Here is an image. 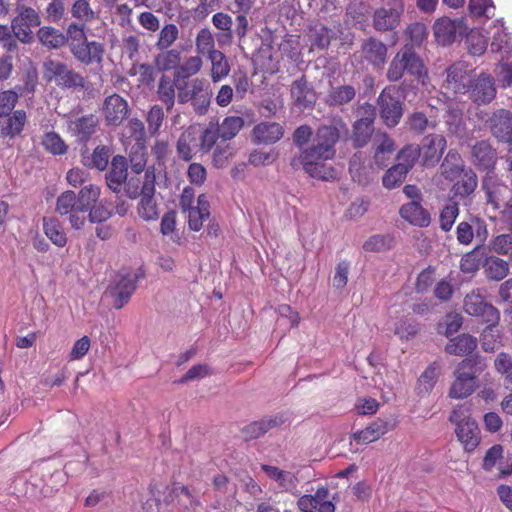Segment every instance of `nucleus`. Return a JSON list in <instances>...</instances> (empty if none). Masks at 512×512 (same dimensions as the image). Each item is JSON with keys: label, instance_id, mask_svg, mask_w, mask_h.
Returning <instances> with one entry per match:
<instances>
[{"label": "nucleus", "instance_id": "36", "mask_svg": "<svg viewBox=\"0 0 512 512\" xmlns=\"http://www.w3.org/2000/svg\"><path fill=\"white\" fill-rule=\"evenodd\" d=\"M186 212L188 213L189 228L193 231H199L203 226L204 220L210 216L207 197L204 194L199 195L197 206L186 210Z\"/></svg>", "mask_w": 512, "mask_h": 512}, {"label": "nucleus", "instance_id": "37", "mask_svg": "<svg viewBox=\"0 0 512 512\" xmlns=\"http://www.w3.org/2000/svg\"><path fill=\"white\" fill-rule=\"evenodd\" d=\"M477 347V340L469 334H461L450 339L445 351L450 355L464 356L472 353Z\"/></svg>", "mask_w": 512, "mask_h": 512}, {"label": "nucleus", "instance_id": "11", "mask_svg": "<svg viewBox=\"0 0 512 512\" xmlns=\"http://www.w3.org/2000/svg\"><path fill=\"white\" fill-rule=\"evenodd\" d=\"M156 175L153 167L145 170L142 187L139 188L141 196L138 204V214L145 221H154L159 217L157 204L154 200Z\"/></svg>", "mask_w": 512, "mask_h": 512}, {"label": "nucleus", "instance_id": "41", "mask_svg": "<svg viewBox=\"0 0 512 512\" xmlns=\"http://www.w3.org/2000/svg\"><path fill=\"white\" fill-rule=\"evenodd\" d=\"M43 230L45 235L57 247H64L67 244V236L60 221L55 217L43 218Z\"/></svg>", "mask_w": 512, "mask_h": 512}, {"label": "nucleus", "instance_id": "44", "mask_svg": "<svg viewBox=\"0 0 512 512\" xmlns=\"http://www.w3.org/2000/svg\"><path fill=\"white\" fill-rule=\"evenodd\" d=\"M111 150L108 146H97L91 155H82V163L88 168L104 171L109 163Z\"/></svg>", "mask_w": 512, "mask_h": 512}, {"label": "nucleus", "instance_id": "63", "mask_svg": "<svg viewBox=\"0 0 512 512\" xmlns=\"http://www.w3.org/2000/svg\"><path fill=\"white\" fill-rule=\"evenodd\" d=\"M491 251L499 255H510L512 252V234H500L489 243Z\"/></svg>", "mask_w": 512, "mask_h": 512}, {"label": "nucleus", "instance_id": "45", "mask_svg": "<svg viewBox=\"0 0 512 512\" xmlns=\"http://www.w3.org/2000/svg\"><path fill=\"white\" fill-rule=\"evenodd\" d=\"M159 51L160 53L154 59V64L158 71L165 72L179 68L181 63L180 51L171 48Z\"/></svg>", "mask_w": 512, "mask_h": 512}, {"label": "nucleus", "instance_id": "1", "mask_svg": "<svg viewBox=\"0 0 512 512\" xmlns=\"http://www.w3.org/2000/svg\"><path fill=\"white\" fill-rule=\"evenodd\" d=\"M348 134L347 124L342 118H333L329 124L320 125L310 146L305 147L290 161L293 169H303L312 178L330 181L336 178L335 169L326 164L334 158L335 146L342 135Z\"/></svg>", "mask_w": 512, "mask_h": 512}, {"label": "nucleus", "instance_id": "52", "mask_svg": "<svg viewBox=\"0 0 512 512\" xmlns=\"http://www.w3.org/2000/svg\"><path fill=\"white\" fill-rule=\"evenodd\" d=\"M244 126V120L239 116H228L224 118L219 127V136L221 142L233 139Z\"/></svg>", "mask_w": 512, "mask_h": 512}, {"label": "nucleus", "instance_id": "51", "mask_svg": "<svg viewBox=\"0 0 512 512\" xmlns=\"http://www.w3.org/2000/svg\"><path fill=\"white\" fill-rule=\"evenodd\" d=\"M202 66L203 60L198 54L189 56L182 64L180 63L179 68L174 72V78L175 80L184 81V79L198 74L201 71Z\"/></svg>", "mask_w": 512, "mask_h": 512}, {"label": "nucleus", "instance_id": "3", "mask_svg": "<svg viewBox=\"0 0 512 512\" xmlns=\"http://www.w3.org/2000/svg\"><path fill=\"white\" fill-rule=\"evenodd\" d=\"M68 48L73 58L83 65H101L103 62L104 45L95 40L89 41L84 25L79 22L69 24Z\"/></svg>", "mask_w": 512, "mask_h": 512}, {"label": "nucleus", "instance_id": "32", "mask_svg": "<svg viewBox=\"0 0 512 512\" xmlns=\"http://www.w3.org/2000/svg\"><path fill=\"white\" fill-rule=\"evenodd\" d=\"M375 152L374 160L375 163L380 167L384 168L388 165L391 155L395 151L394 141L390 138L387 133L377 132L375 134Z\"/></svg>", "mask_w": 512, "mask_h": 512}, {"label": "nucleus", "instance_id": "2", "mask_svg": "<svg viewBox=\"0 0 512 512\" xmlns=\"http://www.w3.org/2000/svg\"><path fill=\"white\" fill-rule=\"evenodd\" d=\"M486 367L485 359L478 355L462 360L454 370L449 397L463 399L470 396L479 386L478 376Z\"/></svg>", "mask_w": 512, "mask_h": 512}, {"label": "nucleus", "instance_id": "47", "mask_svg": "<svg viewBox=\"0 0 512 512\" xmlns=\"http://www.w3.org/2000/svg\"><path fill=\"white\" fill-rule=\"evenodd\" d=\"M100 197V188L97 185L89 184L81 188L78 195H76L77 200V211H80L82 214L87 212Z\"/></svg>", "mask_w": 512, "mask_h": 512}, {"label": "nucleus", "instance_id": "13", "mask_svg": "<svg viewBox=\"0 0 512 512\" xmlns=\"http://www.w3.org/2000/svg\"><path fill=\"white\" fill-rule=\"evenodd\" d=\"M495 79L490 74L482 72L472 78L466 94L477 105H487L496 97Z\"/></svg>", "mask_w": 512, "mask_h": 512}, {"label": "nucleus", "instance_id": "58", "mask_svg": "<svg viewBox=\"0 0 512 512\" xmlns=\"http://www.w3.org/2000/svg\"><path fill=\"white\" fill-rule=\"evenodd\" d=\"M336 37V33L325 25H318L314 28L312 38V46L320 50L328 48L331 40Z\"/></svg>", "mask_w": 512, "mask_h": 512}, {"label": "nucleus", "instance_id": "40", "mask_svg": "<svg viewBox=\"0 0 512 512\" xmlns=\"http://www.w3.org/2000/svg\"><path fill=\"white\" fill-rule=\"evenodd\" d=\"M483 268L486 277L494 281L503 280L509 273L508 262L496 256H486Z\"/></svg>", "mask_w": 512, "mask_h": 512}, {"label": "nucleus", "instance_id": "17", "mask_svg": "<svg viewBox=\"0 0 512 512\" xmlns=\"http://www.w3.org/2000/svg\"><path fill=\"white\" fill-rule=\"evenodd\" d=\"M436 41L445 46L455 41L456 36L466 32L467 27L463 19H450L443 17L438 19L433 26Z\"/></svg>", "mask_w": 512, "mask_h": 512}, {"label": "nucleus", "instance_id": "27", "mask_svg": "<svg viewBox=\"0 0 512 512\" xmlns=\"http://www.w3.org/2000/svg\"><path fill=\"white\" fill-rule=\"evenodd\" d=\"M176 151L184 161H190L198 151V132L195 127L190 126L183 131L177 142Z\"/></svg>", "mask_w": 512, "mask_h": 512}, {"label": "nucleus", "instance_id": "61", "mask_svg": "<svg viewBox=\"0 0 512 512\" xmlns=\"http://www.w3.org/2000/svg\"><path fill=\"white\" fill-rule=\"evenodd\" d=\"M114 15L116 16L117 25L124 30H134V24L132 21L133 7L127 3H121L115 5Z\"/></svg>", "mask_w": 512, "mask_h": 512}, {"label": "nucleus", "instance_id": "30", "mask_svg": "<svg viewBox=\"0 0 512 512\" xmlns=\"http://www.w3.org/2000/svg\"><path fill=\"white\" fill-rule=\"evenodd\" d=\"M471 155L474 165L482 169H489L495 164L496 151L486 140L478 141L472 145Z\"/></svg>", "mask_w": 512, "mask_h": 512}, {"label": "nucleus", "instance_id": "22", "mask_svg": "<svg viewBox=\"0 0 512 512\" xmlns=\"http://www.w3.org/2000/svg\"><path fill=\"white\" fill-rule=\"evenodd\" d=\"M328 489L318 488L315 495H303L298 500L302 512H335L334 504L327 500Z\"/></svg>", "mask_w": 512, "mask_h": 512}, {"label": "nucleus", "instance_id": "53", "mask_svg": "<svg viewBox=\"0 0 512 512\" xmlns=\"http://www.w3.org/2000/svg\"><path fill=\"white\" fill-rule=\"evenodd\" d=\"M195 50L197 54L210 56L215 49V39L212 32L208 28H202L195 37Z\"/></svg>", "mask_w": 512, "mask_h": 512}, {"label": "nucleus", "instance_id": "9", "mask_svg": "<svg viewBox=\"0 0 512 512\" xmlns=\"http://www.w3.org/2000/svg\"><path fill=\"white\" fill-rule=\"evenodd\" d=\"M380 118L389 127L399 124L403 116V102L399 99V92L395 86L385 87L377 98Z\"/></svg>", "mask_w": 512, "mask_h": 512}, {"label": "nucleus", "instance_id": "62", "mask_svg": "<svg viewBox=\"0 0 512 512\" xmlns=\"http://www.w3.org/2000/svg\"><path fill=\"white\" fill-rule=\"evenodd\" d=\"M458 215V203L450 202L446 204L440 212V228L445 232L450 231Z\"/></svg>", "mask_w": 512, "mask_h": 512}, {"label": "nucleus", "instance_id": "34", "mask_svg": "<svg viewBox=\"0 0 512 512\" xmlns=\"http://www.w3.org/2000/svg\"><path fill=\"white\" fill-rule=\"evenodd\" d=\"M466 169L461 155L454 149L449 150L441 164L443 177L450 181L456 180Z\"/></svg>", "mask_w": 512, "mask_h": 512}, {"label": "nucleus", "instance_id": "60", "mask_svg": "<svg viewBox=\"0 0 512 512\" xmlns=\"http://www.w3.org/2000/svg\"><path fill=\"white\" fill-rule=\"evenodd\" d=\"M407 175V165L396 164L392 166L383 176V185L388 189L399 186Z\"/></svg>", "mask_w": 512, "mask_h": 512}, {"label": "nucleus", "instance_id": "23", "mask_svg": "<svg viewBox=\"0 0 512 512\" xmlns=\"http://www.w3.org/2000/svg\"><path fill=\"white\" fill-rule=\"evenodd\" d=\"M284 135L283 127L276 122H261L252 130V140L257 144H273Z\"/></svg>", "mask_w": 512, "mask_h": 512}, {"label": "nucleus", "instance_id": "20", "mask_svg": "<svg viewBox=\"0 0 512 512\" xmlns=\"http://www.w3.org/2000/svg\"><path fill=\"white\" fill-rule=\"evenodd\" d=\"M446 145L447 141L443 135L429 134L425 136L420 149L424 165L434 167L438 164Z\"/></svg>", "mask_w": 512, "mask_h": 512}, {"label": "nucleus", "instance_id": "39", "mask_svg": "<svg viewBox=\"0 0 512 512\" xmlns=\"http://www.w3.org/2000/svg\"><path fill=\"white\" fill-rule=\"evenodd\" d=\"M356 96V89L352 85L331 86L325 102L329 106H342L350 103Z\"/></svg>", "mask_w": 512, "mask_h": 512}, {"label": "nucleus", "instance_id": "10", "mask_svg": "<svg viewBox=\"0 0 512 512\" xmlns=\"http://www.w3.org/2000/svg\"><path fill=\"white\" fill-rule=\"evenodd\" d=\"M357 116L358 119L353 124L351 141L355 148H363L374 134L376 108L370 103H364L358 108Z\"/></svg>", "mask_w": 512, "mask_h": 512}, {"label": "nucleus", "instance_id": "49", "mask_svg": "<svg viewBox=\"0 0 512 512\" xmlns=\"http://www.w3.org/2000/svg\"><path fill=\"white\" fill-rule=\"evenodd\" d=\"M441 370V365L437 362L431 363L418 379L419 394H429L434 388Z\"/></svg>", "mask_w": 512, "mask_h": 512}, {"label": "nucleus", "instance_id": "31", "mask_svg": "<svg viewBox=\"0 0 512 512\" xmlns=\"http://www.w3.org/2000/svg\"><path fill=\"white\" fill-rule=\"evenodd\" d=\"M291 95L295 105L301 109L312 107L316 101L313 89L308 85L305 76L292 83Z\"/></svg>", "mask_w": 512, "mask_h": 512}, {"label": "nucleus", "instance_id": "25", "mask_svg": "<svg viewBox=\"0 0 512 512\" xmlns=\"http://www.w3.org/2000/svg\"><path fill=\"white\" fill-rule=\"evenodd\" d=\"M283 422L284 420L282 416L276 415L265 417L246 425L242 429V434L244 436L245 441H251L263 436L270 429L282 425Z\"/></svg>", "mask_w": 512, "mask_h": 512}, {"label": "nucleus", "instance_id": "28", "mask_svg": "<svg viewBox=\"0 0 512 512\" xmlns=\"http://www.w3.org/2000/svg\"><path fill=\"white\" fill-rule=\"evenodd\" d=\"M399 212L405 221L414 226L427 227L431 222L429 212L421 206L420 201L403 204Z\"/></svg>", "mask_w": 512, "mask_h": 512}, {"label": "nucleus", "instance_id": "57", "mask_svg": "<svg viewBox=\"0 0 512 512\" xmlns=\"http://www.w3.org/2000/svg\"><path fill=\"white\" fill-rule=\"evenodd\" d=\"M71 15L85 26L86 23L95 19V12L88 0H76L71 7Z\"/></svg>", "mask_w": 512, "mask_h": 512}, {"label": "nucleus", "instance_id": "54", "mask_svg": "<svg viewBox=\"0 0 512 512\" xmlns=\"http://www.w3.org/2000/svg\"><path fill=\"white\" fill-rule=\"evenodd\" d=\"M41 144L47 152L53 155H63L68 149L62 137L54 131L45 133L42 137Z\"/></svg>", "mask_w": 512, "mask_h": 512}, {"label": "nucleus", "instance_id": "12", "mask_svg": "<svg viewBox=\"0 0 512 512\" xmlns=\"http://www.w3.org/2000/svg\"><path fill=\"white\" fill-rule=\"evenodd\" d=\"M464 310L472 316L480 317L488 324V329L495 327L500 320V313L493 305L484 301L479 291H472L464 299Z\"/></svg>", "mask_w": 512, "mask_h": 512}, {"label": "nucleus", "instance_id": "6", "mask_svg": "<svg viewBox=\"0 0 512 512\" xmlns=\"http://www.w3.org/2000/svg\"><path fill=\"white\" fill-rule=\"evenodd\" d=\"M449 421L455 425V434L464 450L473 452L481 441V432L477 422L471 417L469 407L456 406L449 416Z\"/></svg>", "mask_w": 512, "mask_h": 512}, {"label": "nucleus", "instance_id": "56", "mask_svg": "<svg viewBox=\"0 0 512 512\" xmlns=\"http://www.w3.org/2000/svg\"><path fill=\"white\" fill-rule=\"evenodd\" d=\"M262 470L267 476L277 481L279 485L285 489H290L295 486V476L289 471H284L271 465H262Z\"/></svg>", "mask_w": 512, "mask_h": 512}, {"label": "nucleus", "instance_id": "33", "mask_svg": "<svg viewBox=\"0 0 512 512\" xmlns=\"http://www.w3.org/2000/svg\"><path fill=\"white\" fill-rule=\"evenodd\" d=\"M179 80L171 78L169 75L162 74L157 86V97L165 105L169 112L175 105L177 84Z\"/></svg>", "mask_w": 512, "mask_h": 512}, {"label": "nucleus", "instance_id": "46", "mask_svg": "<svg viewBox=\"0 0 512 512\" xmlns=\"http://www.w3.org/2000/svg\"><path fill=\"white\" fill-rule=\"evenodd\" d=\"M484 248L482 246H476L470 252L464 254L460 261V269L463 273L474 274L480 266H483L485 260Z\"/></svg>", "mask_w": 512, "mask_h": 512}, {"label": "nucleus", "instance_id": "14", "mask_svg": "<svg viewBox=\"0 0 512 512\" xmlns=\"http://www.w3.org/2000/svg\"><path fill=\"white\" fill-rule=\"evenodd\" d=\"M404 12L403 0H389L385 5L375 10L373 15V27L380 32L395 29Z\"/></svg>", "mask_w": 512, "mask_h": 512}, {"label": "nucleus", "instance_id": "15", "mask_svg": "<svg viewBox=\"0 0 512 512\" xmlns=\"http://www.w3.org/2000/svg\"><path fill=\"white\" fill-rule=\"evenodd\" d=\"M138 279L139 276L137 274H117L115 283L108 288V292L114 298L113 306L116 309H121L128 303L130 297L136 290Z\"/></svg>", "mask_w": 512, "mask_h": 512}, {"label": "nucleus", "instance_id": "50", "mask_svg": "<svg viewBox=\"0 0 512 512\" xmlns=\"http://www.w3.org/2000/svg\"><path fill=\"white\" fill-rule=\"evenodd\" d=\"M157 32L158 35L155 42V48L157 50H167L171 48L179 38V29L173 23H165Z\"/></svg>", "mask_w": 512, "mask_h": 512}, {"label": "nucleus", "instance_id": "42", "mask_svg": "<svg viewBox=\"0 0 512 512\" xmlns=\"http://www.w3.org/2000/svg\"><path fill=\"white\" fill-rule=\"evenodd\" d=\"M211 62V79L214 83L221 81L226 78L230 73V64L225 54L218 50L212 51V54L208 56Z\"/></svg>", "mask_w": 512, "mask_h": 512}, {"label": "nucleus", "instance_id": "8", "mask_svg": "<svg viewBox=\"0 0 512 512\" xmlns=\"http://www.w3.org/2000/svg\"><path fill=\"white\" fill-rule=\"evenodd\" d=\"M41 25L39 13L30 6L18 5L16 16L11 21V29L17 39L23 44H31L34 41L33 28Z\"/></svg>", "mask_w": 512, "mask_h": 512}, {"label": "nucleus", "instance_id": "55", "mask_svg": "<svg viewBox=\"0 0 512 512\" xmlns=\"http://www.w3.org/2000/svg\"><path fill=\"white\" fill-rule=\"evenodd\" d=\"M444 119L450 133L460 134L463 131V112L459 107L449 105L445 112Z\"/></svg>", "mask_w": 512, "mask_h": 512}, {"label": "nucleus", "instance_id": "26", "mask_svg": "<svg viewBox=\"0 0 512 512\" xmlns=\"http://www.w3.org/2000/svg\"><path fill=\"white\" fill-rule=\"evenodd\" d=\"M36 36L44 47L59 49L65 44L69 45V25L65 33L52 26H42L38 29Z\"/></svg>", "mask_w": 512, "mask_h": 512}, {"label": "nucleus", "instance_id": "29", "mask_svg": "<svg viewBox=\"0 0 512 512\" xmlns=\"http://www.w3.org/2000/svg\"><path fill=\"white\" fill-rule=\"evenodd\" d=\"M395 423L393 420L377 419L368 425L365 429L354 434V438L363 443H371L378 440L387 432L393 430Z\"/></svg>", "mask_w": 512, "mask_h": 512}, {"label": "nucleus", "instance_id": "38", "mask_svg": "<svg viewBox=\"0 0 512 512\" xmlns=\"http://www.w3.org/2000/svg\"><path fill=\"white\" fill-rule=\"evenodd\" d=\"M478 184L475 172L467 168L452 186L451 192L454 197L465 198L472 194Z\"/></svg>", "mask_w": 512, "mask_h": 512}, {"label": "nucleus", "instance_id": "4", "mask_svg": "<svg viewBox=\"0 0 512 512\" xmlns=\"http://www.w3.org/2000/svg\"><path fill=\"white\" fill-rule=\"evenodd\" d=\"M212 95L211 85L204 78L195 77L177 84L178 103H189L198 116H205L208 113Z\"/></svg>", "mask_w": 512, "mask_h": 512}, {"label": "nucleus", "instance_id": "59", "mask_svg": "<svg viewBox=\"0 0 512 512\" xmlns=\"http://www.w3.org/2000/svg\"><path fill=\"white\" fill-rule=\"evenodd\" d=\"M77 206L75 192L67 190L58 196L55 210L60 215H67L72 212H78Z\"/></svg>", "mask_w": 512, "mask_h": 512}, {"label": "nucleus", "instance_id": "16", "mask_svg": "<svg viewBox=\"0 0 512 512\" xmlns=\"http://www.w3.org/2000/svg\"><path fill=\"white\" fill-rule=\"evenodd\" d=\"M471 80L470 70L466 63L458 61L446 69L444 88L455 94H466Z\"/></svg>", "mask_w": 512, "mask_h": 512}, {"label": "nucleus", "instance_id": "24", "mask_svg": "<svg viewBox=\"0 0 512 512\" xmlns=\"http://www.w3.org/2000/svg\"><path fill=\"white\" fill-rule=\"evenodd\" d=\"M362 57L375 67H382L387 58V46L380 40L370 37L361 48Z\"/></svg>", "mask_w": 512, "mask_h": 512}, {"label": "nucleus", "instance_id": "18", "mask_svg": "<svg viewBox=\"0 0 512 512\" xmlns=\"http://www.w3.org/2000/svg\"><path fill=\"white\" fill-rule=\"evenodd\" d=\"M67 131L76 138L79 143L86 144L95 133L98 126V117L87 114L77 118H68Z\"/></svg>", "mask_w": 512, "mask_h": 512}, {"label": "nucleus", "instance_id": "21", "mask_svg": "<svg viewBox=\"0 0 512 512\" xmlns=\"http://www.w3.org/2000/svg\"><path fill=\"white\" fill-rule=\"evenodd\" d=\"M487 126L491 134L499 142H507L512 133V112L501 108L492 113L487 120Z\"/></svg>", "mask_w": 512, "mask_h": 512}, {"label": "nucleus", "instance_id": "43", "mask_svg": "<svg viewBox=\"0 0 512 512\" xmlns=\"http://www.w3.org/2000/svg\"><path fill=\"white\" fill-rule=\"evenodd\" d=\"M401 61L405 65V70L411 75L421 78L426 74L424 64L419 56L416 55L412 46L406 45L402 50L399 51Z\"/></svg>", "mask_w": 512, "mask_h": 512}, {"label": "nucleus", "instance_id": "7", "mask_svg": "<svg viewBox=\"0 0 512 512\" xmlns=\"http://www.w3.org/2000/svg\"><path fill=\"white\" fill-rule=\"evenodd\" d=\"M44 77L62 89H83L85 78L66 63L49 59L43 63Z\"/></svg>", "mask_w": 512, "mask_h": 512}, {"label": "nucleus", "instance_id": "5", "mask_svg": "<svg viewBox=\"0 0 512 512\" xmlns=\"http://www.w3.org/2000/svg\"><path fill=\"white\" fill-rule=\"evenodd\" d=\"M105 180L108 188L116 195L130 199L139 197V179L134 177L128 179V164L124 156L116 155L112 158Z\"/></svg>", "mask_w": 512, "mask_h": 512}, {"label": "nucleus", "instance_id": "48", "mask_svg": "<svg viewBox=\"0 0 512 512\" xmlns=\"http://www.w3.org/2000/svg\"><path fill=\"white\" fill-rule=\"evenodd\" d=\"M219 136V127L217 123L209 124L198 134V151L207 154L216 145Z\"/></svg>", "mask_w": 512, "mask_h": 512}, {"label": "nucleus", "instance_id": "19", "mask_svg": "<svg viewBox=\"0 0 512 512\" xmlns=\"http://www.w3.org/2000/svg\"><path fill=\"white\" fill-rule=\"evenodd\" d=\"M129 108L127 101L113 94L108 96L103 105V116L106 125L119 126L128 116Z\"/></svg>", "mask_w": 512, "mask_h": 512}, {"label": "nucleus", "instance_id": "64", "mask_svg": "<svg viewBox=\"0 0 512 512\" xmlns=\"http://www.w3.org/2000/svg\"><path fill=\"white\" fill-rule=\"evenodd\" d=\"M494 367L504 376L505 382L512 384V358L508 353H499L494 360Z\"/></svg>", "mask_w": 512, "mask_h": 512}, {"label": "nucleus", "instance_id": "35", "mask_svg": "<svg viewBox=\"0 0 512 512\" xmlns=\"http://www.w3.org/2000/svg\"><path fill=\"white\" fill-rule=\"evenodd\" d=\"M6 117L7 119L0 122V136L14 138L23 131L27 120L26 112L19 109Z\"/></svg>", "mask_w": 512, "mask_h": 512}]
</instances>
